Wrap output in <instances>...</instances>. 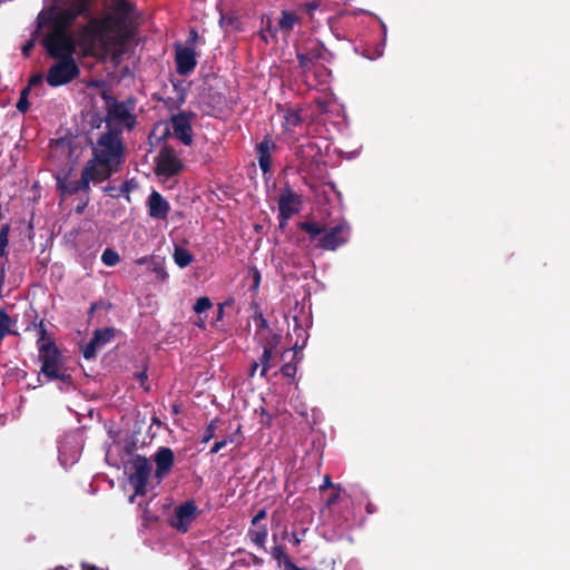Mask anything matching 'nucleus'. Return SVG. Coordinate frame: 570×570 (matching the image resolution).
<instances>
[{
	"label": "nucleus",
	"instance_id": "1",
	"mask_svg": "<svg viewBox=\"0 0 570 570\" xmlns=\"http://www.w3.org/2000/svg\"><path fill=\"white\" fill-rule=\"evenodd\" d=\"M125 150L120 130H107L97 139L92 147V157L86 163L85 168L96 177V181L102 183L120 171L125 163Z\"/></svg>",
	"mask_w": 570,
	"mask_h": 570
},
{
	"label": "nucleus",
	"instance_id": "2",
	"mask_svg": "<svg viewBox=\"0 0 570 570\" xmlns=\"http://www.w3.org/2000/svg\"><path fill=\"white\" fill-rule=\"evenodd\" d=\"M297 227L308 235L311 242L317 239L316 247L323 250H336L348 242L351 235L346 222H341L330 229L325 224L315 220L301 222Z\"/></svg>",
	"mask_w": 570,
	"mask_h": 570
},
{
	"label": "nucleus",
	"instance_id": "3",
	"mask_svg": "<svg viewBox=\"0 0 570 570\" xmlns=\"http://www.w3.org/2000/svg\"><path fill=\"white\" fill-rule=\"evenodd\" d=\"M79 32V42L85 55L94 56L98 50L107 51L115 43V31L105 18L88 17Z\"/></svg>",
	"mask_w": 570,
	"mask_h": 570
},
{
	"label": "nucleus",
	"instance_id": "4",
	"mask_svg": "<svg viewBox=\"0 0 570 570\" xmlns=\"http://www.w3.org/2000/svg\"><path fill=\"white\" fill-rule=\"evenodd\" d=\"M92 0H65L61 8L52 7L48 10L46 23L51 29L70 32V27L78 17L88 18L91 12Z\"/></svg>",
	"mask_w": 570,
	"mask_h": 570
},
{
	"label": "nucleus",
	"instance_id": "5",
	"mask_svg": "<svg viewBox=\"0 0 570 570\" xmlns=\"http://www.w3.org/2000/svg\"><path fill=\"white\" fill-rule=\"evenodd\" d=\"M101 98L106 102L107 130L118 129L121 134L124 129L135 128L137 121L136 116L131 112V101H118L108 91H102Z\"/></svg>",
	"mask_w": 570,
	"mask_h": 570
},
{
	"label": "nucleus",
	"instance_id": "6",
	"mask_svg": "<svg viewBox=\"0 0 570 570\" xmlns=\"http://www.w3.org/2000/svg\"><path fill=\"white\" fill-rule=\"evenodd\" d=\"M41 361V373L49 380H58L63 383L71 382V375L63 367L61 353L53 340L41 343L38 346Z\"/></svg>",
	"mask_w": 570,
	"mask_h": 570
},
{
	"label": "nucleus",
	"instance_id": "7",
	"mask_svg": "<svg viewBox=\"0 0 570 570\" xmlns=\"http://www.w3.org/2000/svg\"><path fill=\"white\" fill-rule=\"evenodd\" d=\"M48 56L53 59L73 58L77 45L71 32L50 29L41 39Z\"/></svg>",
	"mask_w": 570,
	"mask_h": 570
},
{
	"label": "nucleus",
	"instance_id": "8",
	"mask_svg": "<svg viewBox=\"0 0 570 570\" xmlns=\"http://www.w3.org/2000/svg\"><path fill=\"white\" fill-rule=\"evenodd\" d=\"M48 69L46 81L50 87H60L76 79L80 69L73 58H61Z\"/></svg>",
	"mask_w": 570,
	"mask_h": 570
},
{
	"label": "nucleus",
	"instance_id": "9",
	"mask_svg": "<svg viewBox=\"0 0 570 570\" xmlns=\"http://www.w3.org/2000/svg\"><path fill=\"white\" fill-rule=\"evenodd\" d=\"M134 10L135 7L129 0H116L111 6V12L104 18L117 36H122L132 22Z\"/></svg>",
	"mask_w": 570,
	"mask_h": 570
},
{
	"label": "nucleus",
	"instance_id": "10",
	"mask_svg": "<svg viewBox=\"0 0 570 570\" xmlns=\"http://www.w3.org/2000/svg\"><path fill=\"white\" fill-rule=\"evenodd\" d=\"M155 174L157 176L173 177L178 175L183 168V161L177 157L176 151L170 146H164L155 159Z\"/></svg>",
	"mask_w": 570,
	"mask_h": 570
},
{
	"label": "nucleus",
	"instance_id": "11",
	"mask_svg": "<svg viewBox=\"0 0 570 570\" xmlns=\"http://www.w3.org/2000/svg\"><path fill=\"white\" fill-rule=\"evenodd\" d=\"M129 483L134 487L135 493L142 495L151 473V464L146 456L137 454L131 461Z\"/></svg>",
	"mask_w": 570,
	"mask_h": 570
},
{
	"label": "nucleus",
	"instance_id": "12",
	"mask_svg": "<svg viewBox=\"0 0 570 570\" xmlns=\"http://www.w3.org/2000/svg\"><path fill=\"white\" fill-rule=\"evenodd\" d=\"M196 118V114L193 111H180L177 115L170 117L171 128L174 136L179 139L185 146L193 145V127L191 122Z\"/></svg>",
	"mask_w": 570,
	"mask_h": 570
},
{
	"label": "nucleus",
	"instance_id": "13",
	"mask_svg": "<svg viewBox=\"0 0 570 570\" xmlns=\"http://www.w3.org/2000/svg\"><path fill=\"white\" fill-rule=\"evenodd\" d=\"M90 183L99 184L96 181V177L89 171V169L82 168L81 177L79 180L68 181L67 177H57V188L62 194L75 195L79 191L88 193L90 189Z\"/></svg>",
	"mask_w": 570,
	"mask_h": 570
},
{
	"label": "nucleus",
	"instance_id": "14",
	"mask_svg": "<svg viewBox=\"0 0 570 570\" xmlns=\"http://www.w3.org/2000/svg\"><path fill=\"white\" fill-rule=\"evenodd\" d=\"M303 204L302 196L295 193L289 186H286L278 197V216L293 217L299 213Z\"/></svg>",
	"mask_w": 570,
	"mask_h": 570
},
{
	"label": "nucleus",
	"instance_id": "15",
	"mask_svg": "<svg viewBox=\"0 0 570 570\" xmlns=\"http://www.w3.org/2000/svg\"><path fill=\"white\" fill-rule=\"evenodd\" d=\"M176 71L180 76L189 75L196 67V52L189 46H177L175 52Z\"/></svg>",
	"mask_w": 570,
	"mask_h": 570
},
{
	"label": "nucleus",
	"instance_id": "16",
	"mask_svg": "<svg viewBox=\"0 0 570 570\" xmlns=\"http://www.w3.org/2000/svg\"><path fill=\"white\" fill-rule=\"evenodd\" d=\"M197 514V505L194 501H186L175 509V520L173 527L181 532H187L190 523Z\"/></svg>",
	"mask_w": 570,
	"mask_h": 570
},
{
	"label": "nucleus",
	"instance_id": "17",
	"mask_svg": "<svg viewBox=\"0 0 570 570\" xmlns=\"http://www.w3.org/2000/svg\"><path fill=\"white\" fill-rule=\"evenodd\" d=\"M156 463L155 476L160 481L167 476L175 463V454L170 448L160 446L153 456Z\"/></svg>",
	"mask_w": 570,
	"mask_h": 570
},
{
	"label": "nucleus",
	"instance_id": "18",
	"mask_svg": "<svg viewBox=\"0 0 570 570\" xmlns=\"http://www.w3.org/2000/svg\"><path fill=\"white\" fill-rule=\"evenodd\" d=\"M295 156L298 159V169L306 170L312 164L317 161L321 156V147L314 141H306L305 144L295 147Z\"/></svg>",
	"mask_w": 570,
	"mask_h": 570
},
{
	"label": "nucleus",
	"instance_id": "19",
	"mask_svg": "<svg viewBox=\"0 0 570 570\" xmlns=\"http://www.w3.org/2000/svg\"><path fill=\"white\" fill-rule=\"evenodd\" d=\"M149 216L156 219H166L169 213V203L160 193L153 190L147 200Z\"/></svg>",
	"mask_w": 570,
	"mask_h": 570
},
{
	"label": "nucleus",
	"instance_id": "20",
	"mask_svg": "<svg viewBox=\"0 0 570 570\" xmlns=\"http://www.w3.org/2000/svg\"><path fill=\"white\" fill-rule=\"evenodd\" d=\"M275 148V142L268 136H265L256 146L257 161L263 174H267L271 170L272 150Z\"/></svg>",
	"mask_w": 570,
	"mask_h": 570
},
{
	"label": "nucleus",
	"instance_id": "21",
	"mask_svg": "<svg viewBox=\"0 0 570 570\" xmlns=\"http://www.w3.org/2000/svg\"><path fill=\"white\" fill-rule=\"evenodd\" d=\"M323 57H324V47L320 43H314L311 48H307L305 51H297V53H296L298 66L304 71L309 70L312 68V66L317 60L323 59Z\"/></svg>",
	"mask_w": 570,
	"mask_h": 570
},
{
	"label": "nucleus",
	"instance_id": "22",
	"mask_svg": "<svg viewBox=\"0 0 570 570\" xmlns=\"http://www.w3.org/2000/svg\"><path fill=\"white\" fill-rule=\"evenodd\" d=\"M250 541L256 544L258 548L265 549V543L268 535V529L265 524H257L256 527H252L247 532Z\"/></svg>",
	"mask_w": 570,
	"mask_h": 570
},
{
	"label": "nucleus",
	"instance_id": "23",
	"mask_svg": "<svg viewBox=\"0 0 570 570\" xmlns=\"http://www.w3.org/2000/svg\"><path fill=\"white\" fill-rule=\"evenodd\" d=\"M254 309L253 321L257 327L256 335L264 336L265 333H271V327L263 313L259 311V305L253 303L250 306Z\"/></svg>",
	"mask_w": 570,
	"mask_h": 570
},
{
	"label": "nucleus",
	"instance_id": "24",
	"mask_svg": "<svg viewBox=\"0 0 570 570\" xmlns=\"http://www.w3.org/2000/svg\"><path fill=\"white\" fill-rule=\"evenodd\" d=\"M173 258L178 267L185 268L193 263L194 255L181 246H175Z\"/></svg>",
	"mask_w": 570,
	"mask_h": 570
},
{
	"label": "nucleus",
	"instance_id": "25",
	"mask_svg": "<svg viewBox=\"0 0 570 570\" xmlns=\"http://www.w3.org/2000/svg\"><path fill=\"white\" fill-rule=\"evenodd\" d=\"M297 23H299V18L296 13L287 10L282 11V17L278 21V27L282 31L289 33Z\"/></svg>",
	"mask_w": 570,
	"mask_h": 570
},
{
	"label": "nucleus",
	"instance_id": "26",
	"mask_svg": "<svg viewBox=\"0 0 570 570\" xmlns=\"http://www.w3.org/2000/svg\"><path fill=\"white\" fill-rule=\"evenodd\" d=\"M94 340L97 342L102 348L108 343L112 341L115 337V328L114 327H105V328H98L94 332Z\"/></svg>",
	"mask_w": 570,
	"mask_h": 570
},
{
	"label": "nucleus",
	"instance_id": "27",
	"mask_svg": "<svg viewBox=\"0 0 570 570\" xmlns=\"http://www.w3.org/2000/svg\"><path fill=\"white\" fill-rule=\"evenodd\" d=\"M101 262L106 266H116L120 262L119 254L112 248H106L101 254Z\"/></svg>",
	"mask_w": 570,
	"mask_h": 570
},
{
	"label": "nucleus",
	"instance_id": "28",
	"mask_svg": "<svg viewBox=\"0 0 570 570\" xmlns=\"http://www.w3.org/2000/svg\"><path fill=\"white\" fill-rule=\"evenodd\" d=\"M16 321L10 317V315L4 311H0V331L6 334H17L14 331L10 330V326L14 324Z\"/></svg>",
	"mask_w": 570,
	"mask_h": 570
},
{
	"label": "nucleus",
	"instance_id": "29",
	"mask_svg": "<svg viewBox=\"0 0 570 570\" xmlns=\"http://www.w3.org/2000/svg\"><path fill=\"white\" fill-rule=\"evenodd\" d=\"M82 355L86 360H92L97 356V352L100 348L99 344L97 342H95L94 337L86 344L82 346Z\"/></svg>",
	"mask_w": 570,
	"mask_h": 570
},
{
	"label": "nucleus",
	"instance_id": "30",
	"mask_svg": "<svg viewBox=\"0 0 570 570\" xmlns=\"http://www.w3.org/2000/svg\"><path fill=\"white\" fill-rule=\"evenodd\" d=\"M264 347H269V351L273 353V350L281 343L282 336L279 334L273 333L271 330V333H265L264 336Z\"/></svg>",
	"mask_w": 570,
	"mask_h": 570
},
{
	"label": "nucleus",
	"instance_id": "31",
	"mask_svg": "<svg viewBox=\"0 0 570 570\" xmlns=\"http://www.w3.org/2000/svg\"><path fill=\"white\" fill-rule=\"evenodd\" d=\"M272 354L273 353L269 351V347L263 348V354L258 362V364L262 366L261 376H265L267 371L271 368Z\"/></svg>",
	"mask_w": 570,
	"mask_h": 570
},
{
	"label": "nucleus",
	"instance_id": "32",
	"mask_svg": "<svg viewBox=\"0 0 570 570\" xmlns=\"http://www.w3.org/2000/svg\"><path fill=\"white\" fill-rule=\"evenodd\" d=\"M10 225L3 224L0 228V258L6 255V248L9 244Z\"/></svg>",
	"mask_w": 570,
	"mask_h": 570
},
{
	"label": "nucleus",
	"instance_id": "33",
	"mask_svg": "<svg viewBox=\"0 0 570 570\" xmlns=\"http://www.w3.org/2000/svg\"><path fill=\"white\" fill-rule=\"evenodd\" d=\"M302 117L297 110L288 109L285 114V124L287 126L296 127L302 124Z\"/></svg>",
	"mask_w": 570,
	"mask_h": 570
},
{
	"label": "nucleus",
	"instance_id": "34",
	"mask_svg": "<svg viewBox=\"0 0 570 570\" xmlns=\"http://www.w3.org/2000/svg\"><path fill=\"white\" fill-rule=\"evenodd\" d=\"M212 307H213L212 301L207 296H203L196 301V303L194 305V311L197 314H202V313L210 309Z\"/></svg>",
	"mask_w": 570,
	"mask_h": 570
},
{
	"label": "nucleus",
	"instance_id": "35",
	"mask_svg": "<svg viewBox=\"0 0 570 570\" xmlns=\"http://www.w3.org/2000/svg\"><path fill=\"white\" fill-rule=\"evenodd\" d=\"M271 554L278 562L283 561L284 564L287 561H292L291 558L288 557V554L286 553L285 548L283 546H275V547H273L272 551H271Z\"/></svg>",
	"mask_w": 570,
	"mask_h": 570
},
{
	"label": "nucleus",
	"instance_id": "36",
	"mask_svg": "<svg viewBox=\"0 0 570 570\" xmlns=\"http://www.w3.org/2000/svg\"><path fill=\"white\" fill-rule=\"evenodd\" d=\"M217 423H218V419H214V420H212L208 423V425L206 426V429L204 431V434H203V439H202L203 443H207L212 439L215 438V432H216V429H217Z\"/></svg>",
	"mask_w": 570,
	"mask_h": 570
},
{
	"label": "nucleus",
	"instance_id": "37",
	"mask_svg": "<svg viewBox=\"0 0 570 570\" xmlns=\"http://www.w3.org/2000/svg\"><path fill=\"white\" fill-rule=\"evenodd\" d=\"M250 276H252V285H250V289L254 292V293H257L258 288H259V284H261V272L256 268V267H253L250 269Z\"/></svg>",
	"mask_w": 570,
	"mask_h": 570
},
{
	"label": "nucleus",
	"instance_id": "38",
	"mask_svg": "<svg viewBox=\"0 0 570 570\" xmlns=\"http://www.w3.org/2000/svg\"><path fill=\"white\" fill-rule=\"evenodd\" d=\"M38 333H39V338H38L39 345L41 343L48 342L49 340H52L51 337L48 336V332L46 330V326H45V323L42 320L38 324Z\"/></svg>",
	"mask_w": 570,
	"mask_h": 570
},
{
	"label": "nucleus",
	"instance_id": "39",
	"mask_svg": "<svg viewBox=\"0 0 570 570\" xmlns=\"http://www.w3.org/2000/svg\"><path fill=\"white\" fill-rule=\"evenodd\" d=\"M296 365L292 364V363H285L282 367H281V373L283 374V376H286V377H291L293 379L296 374Z\"/></svg>",
	"mask_w": 570,
	"mask_h": 570
},
{
	"label": "nucleus",
	"instance_id": "40",
	"mask_svg": "<svg viewBox=\"0 0 570 570\" xmlns=\"http://www.w3.org/2000/svg\"><path fill=\"white\" fill-rule=\"evenodd\" d=\"M134 187H135V184L132 183V180H126L120 186L118 194L126 195L127 199L129 200L128 194L132 190Z\"/></svg>",
	"mask_w": 570,
	"mask_h": 570
},
{
	"label": "nucleus",
	"instance_id": "41",
	"mask_svg": "<svg viewBox=\"0 0 570 570\" xmlns=\"http://www.w3.org/2000/svg\"><path fill=\"white\" fill-rule=\"evenodd\" d=\"M16 107H17V109H18L20 112H22V114L27 112V111H28V109H29V107H30V104H29L28 98H26V97H19V100H18V102H17Z\"/></svg>",
	"mask_w": 570,
	"mask_h": 570
},
{
	"label": "nucleus",
	"instance_id": "42",
	"mask_svg": "<svg viewBox=\"0 0 570 570\" xmlns=\"http://www.w3.org/2000/svg\"><path fill=\"white\" fill-rule=\"evenodd\" d=\"M228 441L232 442L233 440L223 439L220 441H216L210 449V454L218 453L223 448L227 445Z\"/></svg>",
	"mask_w": 570,
	"mask_h": 570
},
{
	"label": "nucleus",
	"instance_id": "43",
	"mask_svg": "<svg viewBox=\"0 0 570 570\" xmlns=\"http://www.w3.org/2000/svg\"><path fill=\"white\" fill-rule=\"evenodd\" d=\"M35 48V40L33 39H30L28 40L21 48V52L23 55L24 58H28L30 57V53L32 51V49Z\"/></svg>",
	"mask_w": 570,
	"mask_h": 570
},
{
	"label": "nucleus",
	"instance_id": "44",
	"mask_svg": "<svg viewBox=\"0 0 570 570\" xmlns=\"http://www.w3.org/2000/svg\"><path fill=\"white\" fill-rule=\"evenodd\" d=\"M267 515V512L265 509H261L252 519L250 523H252V527H256L257 524H259V522L262 520H264Z\"/></svg>",
	"mask_w": 570,
	"mask_h": 570
},
{
	"label": "nucleus",
	"instance_id": "45",
	"mask_svg": "<svg viewBox=\"0 0 570 570\" xmlns=\"http://www.w3.org/2000/svg\"><path fill=\"white\" fill-rule=\"evenodd\" d=\"M314 104L316 105L318 112L323 114V112L327 111L328 102L325 99H323V98H315L314 99Z\"/></svg>",
	"mask_w": 570,
	"mask_h": 570
},
{
	"label": "nucleus",
	"instance_id": "46",
	"mask_svg": "<svg viewBox=\"0 0 570 570\" xmlns=\"http://www.w3.org/2000/svg\"><path fill=\"white\" fill-rule=\"evenodd\" d=\"M42 80H43V77L41 73H36L33 76H31L29 78V83L28 86L31 88V87H35V86H38V85H41L42 83Z\"/></svg>",
	"mask_w": 570,
	"mask_h": 570
},
{
	"label": "nucleus",
	"instance_id": "47",
	"mask_svg": "<svg viewBox=\"0 0 570 570\" xmlns=\"http://www.w3.org/2000/svg\"><path fill=\"white\" fill-rule=\"evenodd\" d=\"M333 483H332V479L331 476L327 474L324 476V480H323V483L320 485V491L323 492L330 488H333Z\"/></svg>",
	"mask_w": 570,
	"mask_h": 570
},
{
	"label": "nucleus",
	"instance_id": "48",
	"mask_svg": "<svg viewBox=\"0 0 570 570\" xmlns=\"http://www.w3.org/2000/svg\"><path fill=\"white\" fill-rule=\"evenodd\" d=\"M261 414H262L261 423L264 425H269L272 415L269 413H267L264 407H261Z\"/></svg>",
	"mask_w": 570,
	"mask_h": 570
},
{
	"label": "nucleus",
	"instance_id": "49",
	"mask_svg": "<svg viewBox=\"0 0 570 570\" xmlns=\"http://www.w3.org/2000/svg\"><path fill=\"white\" fill-rule=\"evenodd\" d=\"M338 499H340V494H338V492H334V493H332V494L327 498V500H326V507H328V508H330V507H332V505L336 504V503L338 502Z\"/></svg>",
	"mask_w": 570,
	"mask_h": 570
},
{
	"label": "nucleus",
	"instance_id": "50",
	"mask_svg": "<svg viewBox=\"0 0 570 570\" xmlns=\"http://www.w3.org/2000/svg\"><path fill=\"white\" fill-rule=\"evenodd\" d=\"M320 7V3L317 1H311V2H306L304 4V8L306 9V11L311 14L314 10H316L317 8Z\"/></svg>",
	"mask_w": 570,
	"mask_h": 570
},
{
	"label": "nucleus",
	"instance_id": "51",
	"mask_svg": "<svg viewBox=\"0 0 570 570\" xmlns=\"http://www.w3.org/2000/svg\"><path fill=\"white\" fill-rule=\"evenodd\" d=\"M116 190H117L116 187L111 186V185H107V186L104 187V191L106 194H108L109 196H111V197H119L120 196V194L116 193Z\"/></svg>",
	"mask_w": 570,
	"mask_h": 570
},
{
	"label": "nucleus",
	"instance_id": "52",
	"mask_svg": "<svg viewBox=\"0 0 570 570\" xmlns=\"http://www.w3.org/2000/svg\"><path fill=\"white\" fill-rule=\"evenodd\" d=\"M224 307H225V303L218 304L215 322H219V321L223 320V317H224Z\"/></svg>",
	"mask_w": 570,
	"mask_h": 570
},
{
	"label": "nucleus",
	"instance_id": "53",
	"mask_svg": "<svg viewBox=\"0 0 570 570\" xmlns=\"http://www.w3.org/2000/svg\"><path fill=\"white\" fill-rule=\"evenodd\" d=\"M155 272L157 273L158 278L161 281H165L168 277L167 272L163 267L155 268Z\"/></svg>",
	"mask_w": 570,
	"mask_h": 570
},
{
	"label": "nucleus",
	"instance_id": "54",
	"mask_svg": "<svg viewBox=\"0 0 570 570\" xmlns=\"http://www.w3.org/2000/svg\"><path fill=\"white\" fill-rule=\"evenodd\" d=\"M292 217H284V216H278V222H279V228L281 229H284L287 224H288V220L291 219Z\"/></svg>",
	"mask_w": 570,
	"mask_h": 570
},
{
	"label": "nucleus",
	"instance_id": "55",
	"mask_svg": "<svg viewBox=\"0 0 570 570\" xmlns=\"http://www.w3.org/2000/svg\"><path fill=\"white\" fill-rule=\"evenodd\" d=\"M285 569H286V570H306V569H304V568H299V567H297L293 561H287V562L285 563Z\"/></svg>",
	"mask_w": 570,
	"mask_h": 570
},
{
	"label": "nucleus",
	"instance_id": "56",
	"mask_svg": "<svg viewBox=\"0 0 570 570\" xmlns=\"http://www.w3.org/2000/svg\"><path fill=\"white\" fill-rule=\"evenodd\" d=\"M259 364L258 362L254 361L252 364H250V368H249V376H254L257 368H258Z\"/></svg>",
	"mask_w": 570,
	"mask_h": 570
},
{
	"label": "nucleus",
	"instance_id": "57",
	"mask_svg": "<svg viewBox=\"0 0 570 570\" xmlns=\"http://www.w3.org/2000/svg\"><path fill=\"white\" fill-rule=\"evenodd\" d=\"M101 305H102V304H101V303H98V302L92 303V304H91V306H90V308H89V311H88L89 316H91V315L95 313V311H96L97 308H100V307H101Z\"/></svg>",
	"mask_w": 570,
	"mask_h": 570
},
{
	"label": "nucleus",
	"instance_id": "58",
	"mask_svg": "<svg viewBox=\"0 0 570 570\" xmlns=\"http://www.w3.org/2000/svg\"><path fill=\"white\" fill-rule=\"evenodd\" d=\"M197 37H198L197 31L191 29L189 32L188 42H195Z\"/></svg>",
	"mask_w": 570,
	"mask_h": 570
},
{
	"label": "nucleus",
	"instance_id": "59",
	"mask_svg": "<svg viewBox=\"0 0 570 570\" xmlns=\"http://www.w3.org/2000/svg\"><path fill=\"white\" fill-rule=\"evenodd\" d=\"M266 31H267V32H269L272 37H275V35H276V30H273V29H272V22H271V20H268V22H267Z\"/></svg>",
	"mask_w": 570,
	"mask_h": 570
},
{
	"label": "nucleus",
	"instance_id": "60",
	"mask_svg": "<svg viewBox=\"0 0 570 570\" xmlns=\"http://www.w3.org/2000/svg\"><path fill=\"white\" fill-rule=\"evenodd\" d=\"M29 92H30V87H29V86H27V87H24V88L21 90V92H20V97H26V98H28Z\"/></svg>",
	"mask_w": 570,
	"mask_h": 570
},
{
	"label": "nucleus",
	"instance_id": "61",
	"mask_svg": "<svg viewBox=\"0 0 570 570\" xmlns=\"http://www.w3.org/2000/svg\"><path fill=\"white\" fill-rule=\"evenodd\" d=\"M137 379L141 382V384L144 383V381L147 380V374L146 372H140L137 374Z\"/></svg>",
	"mask_w": 570,
	"mask_h": 570
},
{
	"label": "nucleus",
	"instance_id": "62",
	"mask_svg": "<svg viewBox=\"0 0 570 570\" xmlns=\"http://www.w3.org/2000/svg\"><path fill=\"white\" fill-rule=\"evenodd\" d=\"M184 102H185V92H184V91H181V92L179 94V97H178V100H177V105H178V106H181Z\"/></svg>",
	"mask_w": 570,
	"mask_h": 570
},
{
	"label": "nucleus",
	"instance_id": "63",
	"mask_svg": "<svg viewBox=\"0 0 570 570\" xmlns=\"http://www.w3.org/2000/svg\"><path fill=\"white\" fill-rule=\"evenodd\" d=\"M82 570H97V568L88 563H82Z\"/></svg>",
	"mask_w": 570,
	"mask_h": 570
},
{
	"label": "nucleus",
	"instance_id": "64",
	"mask_svg": "<svg viewBox=\"0 0 570 570\" xmlns=\"http://www.w3.org/2000/svg\"><path fill=\"white\" fill-rule=\"evenodd\" d=\"M196 326H198L199 328H205V321L203 320H199L198 322L195 323Z\"/></svg>",
	"mask_w": 570,
	"mask_h": 570
}]
</instances>
